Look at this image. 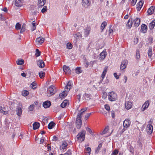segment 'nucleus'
<instances>
[{"label": "nucleus", "instance_id": "nucleus-1", "mask_svg": "<svg viewBox=\"0 0 155 155\" xmlns=\"http://www.w3.org/2000/svg\"><path fill=\"white\" fill-rule=\"evenodd\" d=\"M86 134L85 130H82L81 132H80L77 135L76 138L77 140L79 141L80 142H81L84 140Z\"/></svg>", "mask_w": 155, "mask_h": 155}, {"label": "nucleus", "instance_id": "nucleus-2", "mask_svg": "<svg viewBox=\"0 0 155 155\" xmlns=\"http://www.w3.org/2000/svg\"><path fill=\"white\" fill-rule=\"evenodd\" d=\"M91 2L89 0H82V6L85 8H87L90 6Z\"/></svg>", "mask_w": 155, "mask_h": 155}, {"label": "nucleus", "instance_id": "nucleus-3", "mask_svg": "<svg viewBox=\"0 0 155 155\" xmlns=\"http://www.w3.org/2000/svg\"><path fill=\"white\" fill-rule=\"evenodd\" d=\"M117 98L116 94L113 92L109 93V95L108 96L109 100L110 101H114Z\"/></svg>", "mask_w": 155, "mask_h": 155}, {"label": "nucleus", "instance_id": "nucleus-4", "mask_svg": "<svg viewBox=\"0 0 155 155\" xmlns=\"http://www.w3.org/2000/svg\"><path fill=\"white\" fill-rule=\"evenodd\" d=\"M82 121L81 118H79L77 117L76 121V127L77 129H80L82 125Z\"/></svg>", "mask_w": 155, "mask_h": 155}, {"label": "nucleus", "instance_id": "nucleus-5", "mask_svg": "<svg viewBox=\"0 0 155 155\" xmlns=\"http://www.w3.org/2000/svg\"><path fill=\"white\" fill-rule=\"evenodd\" d=\"M87 110V108L86 107L81 109V110L79 112V113H78L77 117L79 118H81H81L82 117L84 113Z\"/></svg>", "mask_w": 155, "mask_h": 155}, {"label": "nucleus", "instance_id": "nucleus-6", "mask_svg": "<svg viewBox=\"0 0 155 155\" xmlns=\"http://www.w3.org/2000/svg\"><path fill=\"white\" fill-rule=\"evenodd\" d=\"M47 91L49 92L51 95H53L56 92L55 87L52 85L48 88Z\"/></svg>", "mask_w": 155, "mask_h": 155}, {"label": "nucleus", "instance_id": "nucleus-7", "mask_svg": "<svg viewBox=\"0 0 155 155\" xmlns=\"http://www.w3.org/2000/svg\"><path fill=\"white\" fill-rule=\"evenodd\" d=\"M130 121L129 119H125L123 122L124 127V128H127L130 126Z\"/></svg>", "mask_w": 155, "mask_h": 155}, {"label": "nucleus", "instance_id": "nucleus-8", "mask_svg": "<svg viewBox=\"0 0 155 155\" xmlns=\"http://www.w3.org/2000/svg\"><path fill=\"white\" fill-rule=\"evenodd\" d=\"M153 127L151 124H148L147 125V133L149 134H151L153 132Z\"/></svg>", "mask_w": 155, "mask_h": 155}, {"label": "nucleus", "instance_id": "nucleus-9", "mask_svg": "<svg viewBox=\"0 0 155 155\" xmlns=\"http://www.w3.org/2000/svg\"><path fill=\"white\" fill-rule=\"evenodd\" d=\"M128 63L127 60H124L122 61L121 64L120 66V69L123 70L126 67L127 64Z\"/></svg>", "mask_w": 155, "mask_h": 155}, {"label": "nucleus", "instance_id": "nucleus-10", "mask_svg": "<svg viewBox=\"0 0 155 155\" xmlns=\"http://www.w3.org/2000/svg\"><path fill=\"white\" fill-rule=\"evenodd\" d=\"M149 104L150 102L149 100H148L146 101L142 107V110L143 111L147 109V108L148 107Z\"/></svg>", "mask_w": 155, "mask_h": 155}, {"label": "nucleus", "instance_id": "nucleus-11", "mask_svg": "<svg viewBox=\"0 0 155 155\" xmlns=\"http://www.w3.org/2000/svg\"><path fill=\"white\" fill-rule=\"evenodd\" d=\"M63 69L64 72L66 74H71V71L69 67H67L65 65H64L63 67Z\"/></svg>", "mask_w": 155, "mask_h": 155}, {"label": "nucleus", "instance_id": "nucleus-12", "mask_svg": "<svg viewBox=\"0 0 155 155\" xmlns=\"http://www.w3.org/2000/svg\"><path fill=\"white\" fill-rule=\"evenodd\" d=\"M143 1L141 0L137 4L136 8L137 11H139L140 10L143 5Z\"/></svg>", "mask_w": 155, "mask_h": 155}, {"label": "nucleus", "instance_id": "nucleus-13", "mask_svg": "<svg viewBox=\"0 0 155 155\" xmlns=\"http://www.w3.org/2000/svg\"><path fill=\"white\" fill-rule=\"evenodd\" d=\"M147 25L145 24H143L141 25V28L140 29L141 32L143 33H146L147 31Z\"/></svg>", "mask_w": 155, "mask_h": 155}, {"label": "nucleus", "instance_id": "nucleus-14", "mask_svg": "<svg viewBox=\"0 0 155 155\" xmlns=\"http://www.w3.org/2000/svg\"><path fill=\"white\" fill-rule=\"evenodd\" d=\"M51 103L49 101H46L44 102L43 104V106L45 108L49 107L51 105Z\"/></svg>", "mask_w": 155, "mask_h": 155}, {"label": "nucleus", "instance_id": "nucleus-15", "mask_svg": "<svg viewBox=\"0 0 155 155\" xmlns=\"http://www.w3.org/2000/svg\"><path fill=\"white\" fill-rule=\"evenodd\" d=\"M45 39L42 37H40L36 38V41L37 44H42L44 42Z\"/></svg>", "mask_w": 155, "mask_h": 155}, {"label": "nucleus", "instance_id": "nucleus-16", "mask_svg": "<svg viewBox=\"0 0 155 155\" xmlns=\"http://www.w3.org/2000/svg\"><path fill=\"white\" fill-rule=\"evenodd\" d=\"M134 22V20L132 18H130L126 24L127 27L128 29H130L132 27V25Z\"/></svg>", "mask_w": 155, "mask_h": 155}, {"label": "nucleus", "instance_id": "nucleus-17", "mask_svg": "<svg viewBox=\"0 0 155 155\" xmlns=\"http://www.w3.org/2000/svg\"><path fill=\"white\" fill-rule=\"evenodd\" d=\"M155 7L153 6H151L147 10V15H150L153 14L154 11Z\"/></svg>", "mask_w": 155, "mask_h": 155}, {"label": "nucleus", "instance_id": "nucleus-18", "mask_svg": "<svg viewBox=\"0 0 155 155\" xmlns=\"http://www.w3.org/2000/svg\"><path fill=\"white\" fill-rule=\"evenodd\" d=\"M37 65L41 68H43L45 66V64L43 61L42 60H40L37 61Z\"/></svg>", "mask_w": 155, "mask_h": 155}, {"label": "nucleus", "instance_id": "nucleus-19", "mask_svg": "<svg viewBox=\"0 0 155 155\" xmlns=\"http://www.w3.org/2000/svg\"><path fill=\"white\" fill-rule=\"evenodd\" d=\"M134 26L135 27H138L140 24V19L138 18H137L134 20Z\"/></svg>", "mask_w": 155, "mask_h": 155}, {"label": "nucleus", "instance_id": "nucleus-20", "mask_svg": "<svg viewBox=\"0 0 155 155\" xmlns=\"http://www.w3.org/2000/svg\"><path fill=\"white\" fill-rule=\"evenodd\" d=\"M24 2L23 0H15V5L16 6L21 7Z\"/></svg>", "mask_w": 155, "mask_h": 155}, {"label": "nucleus", "instance_id": "nucleus-21", "mask_svg": "<svg viewBox=\"0 0 155 155\" xmlns=\"http://www.w3.org/2000/svg\"><path fill=\"white\" fill-rule=\"evenodd\" d=\"M126 108L127 110L130 109L132 107V103L130 101H128L125 104Z\"/></svg>", "mask_w": 155, "mask_h": 155}, {"label": "nucleus", "instance_id": "nucleus-22", "mask_svg": "<svg viewBox=\"0 0 155 155\" xmlns=\"http://www.w3.org/2000/svg\"><path fill=\"white\" fill-rule=\"evenodd\" d=\"M152 48L151 46H150L147 52L148 56L149 58H151L153 54Z\"/></svg>", "mask_w": 155, "mask_h": 155}, {"label": "nucleus", "instance_id": "nucleus-23", "mask_svg": "<svg viewBox=\"0 0 155 155\" xmlns=\"http://www.w3.org/2000/svg\"><path fill=\"white\" fill-rule=\"evenodd\" d=\"M100 58L102 60H104L106 57L107 55V52L106 51H103L99 54Z\"/></svg>", "mask_w": 155, "mask_h": 155}, {"label": "nucleus", "instance_id": "nucleus-24", "mask_svg": "<svg viewBox=\"0 0 155 155\" xmlns=\"http://www.w3.org/2000/svg\"><path fill=\"white\" fill-rule=\"evenodd\" d=\"M40 126V123L39 122H35L33 124V129L34 130L38 129Z\"/></svg>", "mask_w": 155, "mask_h": 155}, {"label": "nucleus", "instance_id": "nucleus-25", "mask_svg": "<svg viewBox=\"0 0 155 155\" xmlns=\"http://www.w3.org/2000/svg\"><path fill=\"white\" fill-rule=\"evenodd\" d=\"M17 109V114L18 116H21L22 113V111L21 108L19 106H18L16 108Z\"/></svg>", "mask_w": 155, "mask_h": 155}, {"label": "nucleus", "instance_id": "nucleus-26", "mask_svg": "<svg viewBox=\"0 0 155 155\" xmlns=\"http://www.w3.org/2000/svg\"><path fill=\"white\" fill-rule=\"evenodd\" d=\"M155 25V20H153L149 25V27L150 30H152Z\"/></svg>", "mask_w": 155, "mask_h": 155}, {"label": "nucleus", "instance_id": "nucleus-27", "mask_svg": "<svg viewBox=\"0 0 155 155\" xmlns=\"http://www.w3.org/2000/svg\"><path fill=\"white\" fill-rule=\"evenodd\" d=\"M84 34L85 37L87 36L89 34L90 31V28L89 27H87L84 29Z\"/></svg>", "mask_w": 155, "mask_h": 155}, {"label": "nucleus", "instance_id": "nucleus-28", "mask_svg": "<svg viewBox=\"0 0 155 155\" xmlns=\"http://www.w3.org/2000/svg\"><path fill=\"white\" fill-rule=\"evenodd\" d=\"M68 103V100H65L61 104V107L62 108H64Z\"/></svg>", "mask_w": 155, "mask_h": 155}, {"label": "nucleus", "instance_id": "nucleus-29", "mask_svg": "<svg viewBox=\"0 0 155 155\" xmlns=\"http://www.w3.org/2000/svg\"><path fill=\"white\" fill-rule=\"evenodd\" d=\"M55 123L53 121H51L48 124V128L49 129H51L55 126Z\"/></svg>", "mask_w": 155, "mask_h": 155}, {"label": "nucleus", "instance_id": "nucleus-30", "mask_svg": "<svg viewBox=\"0 0 155 155\" xmlns=\"http://www.w3.org/2000/svg\"><path fill=\"white\" fill-rule=\"evenodd\" d=\"M45 3V0H38V1L39 6H44Z\"/></svg>", "mask_w": 155, "mask_h": 155}, {"label": "nucleus", "instance_id": "nucleus-31", "mask_svg": "<svg viewBox=\"0 0 155 155\" xmlns=\"http://www.w3.org/2000/svg\"><path fill=\"white\" fill-rule=\"evenodd\" d=\"M68 94V92H65V91H64L63 92L60 93L59 94V97L60 98H64L67 96Z\"/></svg>", "mask_w": 155, "mask_h": 155}, {"label": "nucleus", "instance_id": "nucleus-32", "mask_svg": "<svg viewBox=\"0 0 155 155\" xmlns=\"http://www.w3.org/2000/svg\"><path fill=\"white\" fill-rule=\"evenodd\" d=\"M107 25V23L106 21H104L101 24V32L103 31V29Z\"/></svg>", "mask_w": 155, "mask_h": 155}, {"label": "nucleus", "instance_id": "nucleus-33", "mask_svg": "<svg viewBox=\"0 0 155 155\" xmlns=\"http://www.w3.org/2000/svg\"><path fill=\"white\" fill-rule=\"evenodd\" d=\"M45 73L43 71H41L39 73V76L40 78L41 79L45 77Z\"/></svg>", "mask_w": 155, "mask_h": 155}, {"label": "nucleus", "instance_id": "nucleus-34", "mask_svg": "<svg viewBox=\"0 0 155 155\" xmlns=\"http://www.w3.org/2000/svg\"><path fill=\"white\" fill-rule=\"evenodd\" d=\"M17 64L18 65H21L23 64L24 63V61L23 60H17L16 61Z\"/></svg>", "mask_w": 155, "mask_h": 155}, {"label": "nucleus", "instance_id": "nucleus-35", "mask_svg": "<svg viewBox=\"0 0 155 155\" xmlns=\"http://www.w3.org/2000/svg\"><path fill=\"white\" fill-rule=\"evenodd\" d=\"M137 143V145H138V146L141 149H142L143 145L141 142L140 141V139L138 140Z\"/></svg>", "mask_w": 155, "mask_h": 155}, {"label": "nucleus", "instance_id": "nucleus-36", "mask_svg": "<svg viewBox=\"0 0 155 155\" xmlns=\"http://www.w3.org/2000/svg\"><path fill=\"white\" fill-rule=\"evenodd\" d=\"M66 46L67 48L69 49H71L73 47L72 44L71 43L69 42H68L67 43Z\"/></svg>", "mask_w": 155, "mask_h": 155}, {"label": "nucleus", "instance_id": "nucleus-37", "mask_svg": "<svg viewBox=\"0 0 155 155\" xmlns=\"http://www.w3.org/2000/svg\"><path fill=\"white\" fill-rule=\"evenodd\" d=\"M136 58L137 59H139L140 58V51L139 50H136Z\"/></svg>", "mask_w": 155, "mask_h": 155}, {"label": "nucleus", "instance_id": "nucleus-38", "mask_svg": "<svg viewBox=\"0 0 155 155\" xmlns=\"http://www.w3.org/2000/svg\"><path fill=\"white\" fill-rule=\"evenodd\" d=\"M15 28L16 30L20 29L21 25L19 22L17 23L15 25Z\"/></svg>", "mask_w": 155, "mask_h": 155}, {"label": "nucleus", "instance_id": "nucleus-39", "mask_svg": "<svg viewBox=\"0 0 155 155\" xmlns=\"http://www.w3.org/2000/svg\"><path fill=\"white\" fill-rule=\"evenodd\" d=\"M41 55V52L39 51V49H36V53L35 55L36 57L40 56Z\"/></svg>", "mask_w": 155, "mask_h": 155}, {"label": "nucleus", "instance_id": "nucleus-40", "mask_svg": "<svg viewBox=\"0 0 155 155\" xmlns=\"http://www.w3.org/2000/svg\"><path fill=\"white\" fill-rule=\"evenodd\" d=\"M75 72L77 74H79L81 72L80 67H77L75 69Z\"/></svg>", "mask_w": 155, "mask_h": 155}, {"label": "nucleus", "instance_id": "nucleus-41", "mask_svg": "<svg viewBox=\"0 0 155 155\" xmlns=\"http://www.w3.org/2000/svg\"><path fill=\"white\" fill-rule=\"evenodd\" d=\"M128 150L131 153H134V149L132 146L130 145L128 148Z\"/></svg>", "mask_w": 155, "mask_h": 155}, {"label": "nucleus", "instance_id": "nucleus-42", "mask_svg": "<svg viewBox=\"0 0 155 155\" xmlns=\"http://www.w3.org/2000/svg\"><path fill=\"white\" fill-rule=\"evenodd\" d=\"M29 94V92L28 91L25 90L23 91L22 93V95L24 96H27Z\"/></svg>", "mask_w": 155, "mask_h": 155}, {"label": "nucleus", "instance_id": "nucleus-43", "mask_svg": "<svg viewBox=\"0 0 155 155\" xmlns=\"http://www.w3.org/2000/svg\"><path fill=\"white\" fill-rule=\"evenodd\" d=\"M68 146V143L66 142H64L62 145V148L63 149H65Z\"/></svg>", "mask_w": 155, "mask_h": 155}, {"label": "nucleus", "instance_id": "nucleus-44", "mask_svg": "<svg viewBox=\"0 0 155 155\" xmlns=\"http://www.w3.org/2000/svg\"><path fill=\"white\" fill-rule=\"evenodd\" d=\"M153 38L152 36H150L149 37L148 40L150 44H151L153 43Z\"/></svg>", "mask_w": 155, "mask_h": 155}, {"label": "nucleus", "instance_id": "nucleus-45", "mask_svg": "<svg viewBox=\"0 0 155 155\" xmlns=\"http://www.w3.org/2000/svg\"><path fill=\"white\" fill-rule=\"evenodd\" d=\"M72 154L71 150L70 149H69L64 154V155H71Z\"/></svg>", "mask_w": 155, "mask_h": 155}, {"label": "nucleus", "instance_id": "nucleus-46", "mask_svg": "<svg viewBox=\"0 0 155 155\" xmlns=\"http://www.w3.org/2000/svg\"><path fill=\"white\" fill-rule=\"evenodd\" d=\"M91 113H88L85 116L84 120H86L89 118L90 115L91 114Z\"/></svg>", "mask_w": 155, "mask_h": 155}, {"label": "nucleus", "instance_id": "nucleus-47", "mask_svg": "<svg viewBox=\"0 0 155 155\" xmlns=\"http://www.w3.org/2000/svg\"><path fill=\"white\" fill-rule=\"evenodd\" d=\"M119 151L117 149H115L112 153L111 155H117Z\"/></svg>", "mask_w": 155, "mask_h": 155}, {"label": "nucleus", "instance_id": "nucleus-48", "mask_svg": "<svg viewBox=\"0 0 155 155\" xmlns=\"http://www.w3.org/2000/svg\"><path fill=\"white\" fill-rule=\"evenodd\" d=\"M34 104H32L30 105L28 107V109L30 111H32L33 110Z\"/></svg>", "mask_w": 155, "mask_h": 155}, {"label": "nucleus", "instance_id": "nucleus-49", "mask_svg": "<svg viewBox=\"0 0 155 155\" xmlns=\"http://www.w3.org/2000/svg\"><path fill=\"white\" fill-rule=\"evenodd\" d=\"M47 10V7L46 6H45L43 7V8L41 10V12L42 13H44Z\"/></svg>", "mask_w": 155, "mask_h": 155}, {"label": "nucleus", "instance_id": "nucleus-50", "mask_svg": "<svg viewBox=\"0 0 155 155\" xmlns=\"http://www.w3.org/2000/svg\"><path fill=\"white\" fill-rule=\"evenodd\" d=\"M105 108L108 111H109L110 110V108L109 105L106 104L104 106Z\"/></svg>", "mask_w": 155, "mask_h": 155}, {"label": "nucleus", "instance_id": "nucleus-51", "mask_svg": "<svg viewBox=\"0 0 155 155\" xmlns=\"http://www.w3.org/2000/svg\"><path fill=\"white\" fill-rule=\"evenodd\" d=\"M35 83L34 82H32L30 85V87L33 89H35L36 87H35Z\"/></svg>", "mask_w": 155, "mask_h": 155}, {"label": "nucleus", "instance_id": "nucleus-52", "mask_svg": "<svg viewBox=\"0 0 155 155\" xmlns=\"http://www.w3.org/2000/svg\"><path fill=\"white\" fill-rule=\"evenodd\" d=\"M65 91L67 92H68L69 91L70 88H69V87H68V84H67V85L65 86Z\"/></svg>", "mask_w": 155, "mask_h": 155}, {"label": "nucleus", "instance_id": "nucleus-53", "mask_svg": "<svg viewBox=\"0 0 155 155\" xmlns=\"http://www.w3.org/2000/svg\"><path fill=\"white\" fill-rule=\"evenodd\" d=\"M137 0H132V1H131V5L134 6L137 2Z\"/></svg>", "mask_w": 155, "mask_h": 155}, {"label": "nucleus", "instance_id": "nucleus-54", "mask_svg": "<svg viewBox=\"0 0 155 155\" xmlns=\"http://www.w3.org/2000/svg\"><path fill=\"white\" fill-rule=\"evenodd\" d=\"M86 130L87 132L89 133L90 134H92V132L91 130L88 127H87L86 128Z\"/></svg>", "mask_w": 155, "mask_h": 155}, {"label": "nucleus", "instance_id": "nucleus-55", "mask_svg": "<svg viewBox=\"0 0 155 155\" xmlns=\"http://www.w3.org/2000/svg\"><path fill=\"white\" fill-rule=\"evenodd\" d=\"M26 25L25 24H23L22 25L21 28V29L22 30L25 31L26 29Z\"/></svg>", "mask_w": 155, "mask_h": 155}, {"label": "nucleus", "instance_id": "nucleus-56", "mask_svg": "<svg viewBox=\"0 0 155 155\" xmlns=\"http://www.w3.org/2000/svg\"><path fill=\"white\" fill-rule=\"evenodd\" d=\"M106 71H103L101 74V78L104 79L105 77V75L106 74Z\"/></svg>", "mask_w": 155, "mask_h": 155}, {"label": "nucleus", "instance_id": "nucleus-57", "mask_svg": "<svg viewBox=\"0 0 155 155\" xmlns=\"http://www.w3.org/2000/svg\"><path fill=\"white\" fill-rule=\"evenodd\" d=\"M84 96L87 98H91V95L90 94L85 93L84 94Z\"/></svg>", "mask_w": 155, "mask_h": 155}, {"label": "nucleus", "instance_id": "nucleus-58", "mask_svg": "<svg viewBox=\"0 0 155 155\" xmlns=\"http://www.w3.org/2000/svg\"><path fill=\"white\" fill-rule=\"evenodd\" d=\"M81 94H80L78 95H77L76 97L78 99V102H80V98H81Z\"/></svg>", "mask_w": 155, "mask_h": 155}, {"label": "nucleus", "instance_id": "nucleus-59", "mask_svg": "<svg viewBox=\"0 0 155 155\" xmlns=\"http://www.w3.org/2000/svg\"><path fill=\"white\" fill-rule=\"evenodd\" d=\"M71 81H69L68 82V87H69V88H70V90L72 87V85H71Z\"/></svg>", "mask_w": 155, "mask_h": 155}, {"label": "nucleus", "instance_id": "nucleus-60", "mask_svg": "<svg viewBox=\"0 0 155 155\" xmlns=\"http://www.w3.org/2000/svg\"><path fill=\"white\" fill-rule=\"evenodd\" d=\"M86 150L87 151V153H88L90 154V152L91 151V148L90 147H88L86 148Z\"/></svg>", "mask_w": 155, "mask_h": 155}, {"label": "nucleus", "instance_id": "nucleus-61", "mask_svg": "<svg viewBox=\"0 0 155 155\" xmlns=\"http://www.w3.org/2000/svg\"><path fill=\"white\" fill-rule=\"evenodd\" d=\"M114 75L116 79H118L119 78V76L117 75L116 73H114Z\"/></svg>", "mask_w": 155, "mask_h": 155}, {"label": "nucleus", "instance_id": "nucleus-62", "mask_svg": "<svg viewBox=\"0 0 155 155\" xmlns=\"http://www.w3.org/2000/svg\"><path fill=\"white\" fill-rule=\"evenodd\" d=\"M0 19L2 21H4L5 19V18L4 17L2 14H0Z\"/></svg>", "mask_w": 155, "mask_h": 155}, {"label": "nucleus", "instance_id": "nucleus-63", "mask_svg": "<svg viewBox=\"0 0 155 155\" xmlns=\"http://www.w3.org/2000/svg\"><path fill=\"white\" fill-rule=\"evenodd\" d=\"M0 113H3L4 114H7V112H6L5 111L3 110L2 109H0Z\"/></svg>", "mask_w": 155, "mask_h": 155}, {"label": "nucleus", "instance_id": "nucleus-64", "mask_svg": "<svg viewBox=\"0 0 155 155\" xmlns=\"http://www.w3.org/2000/svg\"><path fill=\"white\" fill-rule=\"evenodd\" d=\"M102 147V144L101 143H100L99 144L98 146L97 147V150L99 151V150Z\"/></svg>", "mask_w": 155, "mask_h": 155}]
</instances>
